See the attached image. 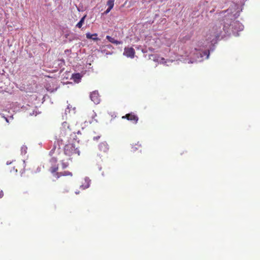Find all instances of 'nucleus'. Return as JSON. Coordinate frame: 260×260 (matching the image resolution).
Segmentation results:
<instances>
[{
  "mask_svg": "<svg viewBox=\"0 0 260 260\" xmlns=\"http://www.w3.org/2000/svg\"><path fill=\"white\" fill-rule=\"evenodd\" d=\"M221 33L220 26L210 29L205 36V40L198 43V48H195L192 60L190 62H201L208 58L210 50H213L212 47L216 43Z\"/></svg>",
  "mask_w": 260,
  "mask_h": 260,
  "instance_id": "obj_1",
  "label": "nucleus"
},
{
  "mask_svg": "<svg viewBox=\"0 0 260 260\" xmlns=\"http://www.w3.org/2000/svg\"><path fill=\"white\" fill-rule=\"evenodd\" d=\"M241 6L237 4H233L229 9H228L224 13L223 21V26L222 27L221 24H215L213 27L216 26H220L222 33L219 37L222 38L225 35H230L233 33L235 36H238V32L242 31L244 29V26L240 23L239 21L236 20L239 15L240 13L242 11Z\"/></svg>",
  "mask_w": 260,
  "mask_h": 260,
  "instance_id": "obj_2",
  "label": "nucleus"
},
{
  "mask_svg": "<svg viewBox=\"0 0 260 260\" xmlns=\"http://www.w3.org/2000/svg\"><path fill=\"white\" fill-rule=\"evenodd\" d=\"M64 153L66 155H71L73 154H77L78 155H80V151L75 148L73 144H68L64 146Z\"/></svg>",
  "mask_w": 260,
  "mask_h": 260,
  "instance_id": "obj_3",
  "label": "nucleus"
},
{
  "mask_svg": "<svg viewBox=\"0 0 260 260\" xmlns=\"http://www.w3.org/2000/svg\"><path fill=\"white\" fill-rule=\"evenodd\" d=\"M91 100L95 104H98L100 102V98L98 91H94L90 95Z\"/></svg>",
  "mask_w": 260,
  "mask_h": 260,
  "instance_id": "obj_4",
  "label": "nucleus"
},
{
  "mask_svg": "<svg viewBox=\"0 0 260 260\" xmlns=\"http://www.w3.org/2000/svg\"><path fill=\"white\" fill-rule=\"evenodd\" d=\"M135 50L132 48H125L123 54L128 57L134 58L135 55Z\"/></svg>",
  "mask_w": 260,
  "mask_h": 260,
  "instance_id": "obj_5",
  "label": "nucleus"
},
{
  "mask_svg": "<svg viewBox=\"0 0 260 260\" xmlns=\"http://www.w3.org/2000/svg\"><path fill=\"white\" fill-rule=\"evenodd\" d=\"M99 149L104 152H106L108 150V146L106 142H103L100 144Z\"/></svg>",
  "mask_w": 260,
  "mask_h": 260,
  "instance_id": "obj_6",
  "label": "nucleus"
},
{
  "mask_svg": "<svg viewBox=\"0 0 260 260\" xmlns=\"http://www.w3.org/2000/svg\"><path fill=\"white\" fill-rule=\"evenodd\" d=\"M128 120L135 121V123H136L138 120V117L135 115L132 114H127L125 116Z\"/></svg>",
  "mask_w": 260,
  "mask_h": 260,
  "instance_id": "obj_7",
  "label": "nucleus"
},
{
  "mask_svg": "<svg viewBox=\"0 0 260 260\" xmlns=\"http://www.w3.org/2000/svg\"><path fill=\"white\" fill-rule=\"evenodd\" d=\"M98 36L97 34L95 33L93 34H91L89 32H87L86 34V37L88 39H92L94 41H97L99 39L96 37Z\"/></svg>",
  "mask_w": 260,
  "mask_h": 260,
  "instance_id": "obj_8",
  "label": "nucleus"
},
{
  "mask_svg": "<svg viewBox=\"0 0 260 260\" xmlns=\"http://www.w3.org/2000/svg\"><path fill=\"white\" fill-rule=\"evenodd\" d=\"M85 183H86V185L83 184L80 186L81 188H82L83 189L85 188H87L90 186V180L89 179V178L86 177L84 179Z\"/></svg>",
  "mask_w": 260,
  "mask_h": 260,
  "instance_id": "obj_9",
  "label": "nucleus"
},
{
  "mask_svg": "<svg viewBox=\"0 0 260 260\" xmlns=\"http://www.w3.org/2000/svg\"><path fill=\"white\" fill-rule=\"evenodd\" d=\"M106 39L111 43L116 44L119 45L121 44V42L115 40L114 38H112L109 36H106Z\"/></svg>",
  "mask_w": 260,
  "mask_h": 260,
  "instance_id": "obj_10",
  "label": "nucleus"
},
{
  "mask_svg": "<svg viewBox=\"0 0 260 260\" xmlns=\"http://www.w3.org/2000/svg\"><path fill=\"white\" fill-rule=\"evenodd\" d=\"M56 175L57 176V178H58L61 176H72V173L69 171H65L63 173H57L56 174Z\"/></svg>",
  "mask_w": 260,
  "mask_h": 260,
  "instance_id": "obj_11",
  "label": "nucleus"
},
{
  "mask_svg": "<svg viewBox=\"0 0 260 260\" xmlns=\"http://www.w3.org/2000/svg\"><path fill=\"white\" fill-rule=\"evenodd\" d=\"M73 78L75 81L78 82L79 80L81 79V76L79 73H76L73 75Z\"/></svg>",
  "mask_w": 260,
  "mask_h": 260,
  "instance_id": "obj_12",
  "label": "nucleus"
},
{
  "mask_svg": "<svg viewBox=\"0 0 260 260\" xmlns=\"http://www.w3.org/2000/svg\"><path fill=\"white\" fill-rule=\"evenodd\" d=\"M114 0H109L107 2V5L108 6V8H110V9H112L114 6Z\"/></svg>",
  "mask_w": 260,
  "mask_h": 260,
  "instance_id": "obj_13",
  "label": "nucleus"
},
{
  "mask_svg": "<svg viewBox=\"0 0 260 260\" xmlns=\"http://www.w3.org/2000/svg\"><path fill=\"white\" fill-rule=\"evenodd\" d=\"M27 147L25 146H23L21 147V151L22 154H25L26 153Z\"/></svg>",
  "mask_w": 260,
  "mask_h": 260,
  "instance_id": "obj_14",
  "label": "nucleus"
},
{
  "mask_svg": "<svg viewBox=\"0 0 260 260\" xmlns=\"http://www.w3.org/2000/svg\"><path fill=\"white\" fill-rule=\"evenodd\" d=\"M57 170H58V167H53L50 169V171L51 173H54L56 172Z\"/></svg>",
  "mask_w": 260,
  "mask_h": 260,
  "instance_id": "obj_15",
  "label": "nucleus"
},
{
  "mask_svg": "<svg viewBox=\"0 0 260 260\" xmlns=\"http://www.w3.org/2000/svg\"><path fill=\"white\" fill-rule=\"evenodd\" d=\"M83 23H84L82 21H79V22L76 24V27L80 28L83 25Z\"/></svg>",
  "mask_w": 260,
  "mask_h": 260,
  "instance_id": "obj_16",
  "label": "nucleus"
},
{
  "mask_svg": "<svg viewBox=\"0 0 260 260\" xmlns=\"http://www.w3.org/2000/svg\"><path fill=\"white\" fill-rule=\"evenodd\" d=\"M68 166V164L65 162H62V169H65Z\"/></svg>",
  "mask_w": 260,
  "mask_h": 260,
  "instance_id": "obj_17",
  "label": "nucleus"
},
{
  "mask_svg": "<svg viewBox=\"0 0 260 260\" xmlns=\"http://www.w3.org/2000/svg\"><path fill=\"white\" fill-rule=\"evenodd\" d=\"M86 17V15H84V16H83V17L81 19V20H80V21H82V22H83V23H84V20H85V19Z\"/></svg>",
  "mask_w": 260,
  "mask_h": 260,
  "instance_id": "obj_18",
  "label": "nucleus"
},
{
  "mask_svg": "<svg viewBox=\"0 0 260 260\" xmlns=\"http://www.w3.org/2000/svg\"><path fill=\"white\" fill-rule=\"evenodd\" d=\"M111 9H110V8H108L104 12L105 14H108Z\"/></svg>",
  "mask_w": 260,
  "mask_h": 260,
  "instance_id": "obj_19",
  "label": "nucleus"
},
{
  "mask_svg": "<svg viewBox=\"0 0 260 260\" xmlns=\"http://www.w3.org/2000/svg\"><path fill=\"white\" fill-rule=\"evenodd\" d=\"M4 196L3 191V190L0 189V198H2Z\"/></svg>",
  "mask_w": 260,
  "mask_h": 260,
  "instance_id": "obj_20",
  "label": "nucleus"
},
{
  "mask_svg": "<svg viewBox=\"0 0 260 260\" xmlns=\"http://www.w3.org/2000/svg\"><path fill=\"white\" fill-rule=\"evenodd\" d=\"M62 125L65 127L66 126H67L68 128L69 127V125H68V123L66 122H64L62 123Z\"/></svg>",
  "mask_w": 260,
  "mask_h": 260,
  "instance_id": "obj_21",
  "label": "nucleus"
},
{
  "mask_svg": "<svg viewBox=\"0 0 260 260\" xmlns=\"http://www.w3.org/2000/svg\"><path fill=\"white\" fill-rule=\"evenodd\" d=\"M100 138V136H98V137H94V140H98V139H99Z\"/></svg>",
  "mask_w": 260,
  "mask_h": 260,
  "instance_id": "obj_22",
  "label": "nucleus"
},
{
  "mask_svg": "<svg viewBox=\"0 0 260 260\" xmlns=\"http://www.w3.org/2000/svg\"><path fill=\"white\" fill-rule=\"evenodd\" d=\"M5 119H6V121H7V122H9V120H8V119L7 118H6V117H5Z\"/></svg>",
  "mask_w": 260,
  "mask_h": 260,
  "instance_id": "obj_23",
  "label": "nucleus"
},
{
  "mask_svg": "<svg viewBox=\"0 0 260 260\" xmlns=\"http://www.w3.org/2000/svg\"><path fill=\"white\" fill-rule=\"evenodd\" d=\"M75 193H76V194H78V193H79V192H78V191H76V192H75Z\"/></svg>",
  "mask_w": 260,
  "mask_h": 260,
  "instance_id": "obj_24",
  "label": "nucleus"
},
{
  "mask_svg": "<svg viewBox=\"0 0 260 260\" xmlns=\"http://www.w3.org/2000/svg\"><path fill=\"white\" fill-rule=\"evenodd\" d=\"M108 47H111V45H108Z\"/></svg>",
  "mask_w": 260,
  "mask_h": 260,
  "instance_id": "obj_25",
  "label": "nucleus"
},
{
  "mask_svg": "<svg viewBox=\"0 0 260 260\" xmlns=\"http://www.w3.org/2000/svg\"><path fill=\"white\" fill-rule=\"evenodd\" d=\"M10 164V162H7V165H9Z\"/></svg>",
  "mask_w": 260,
  "mask_h": 260,
  "instance_id": "obj_26",
  "label": "nucleus"
},
{
  "mask_svg": "<svg viewBox=\"0 0 260 260\" xmlns=\"http://www.w3.org/2000/svg\"><path fill=\"white\" fill-rule=\"evenodd\" d=\"M136 149H137V148H135V149H134V150H135Z\"/></svg>",
  "mask_w": 260,
  "mask_h": 260,
  "instance_id": "obj_27",
  "label": "nucleus"
}]
</instances>
